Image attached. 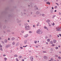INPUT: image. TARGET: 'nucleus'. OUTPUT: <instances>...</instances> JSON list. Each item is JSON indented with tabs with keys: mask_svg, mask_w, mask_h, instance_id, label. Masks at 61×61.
I'll return each instance as SVG.
<instances>
[{
	"mask_svg": "<svg viewBox=\"0 0 61 61\" xmlns=\"http://www.w3.org/2000/svg\"><path fill=\"white\" fill-rule=\"evenodd\" d=\"M42 16H45V14H42Z\"/></svg>",
	"mask_w": 61,
	"mask_h": 61,
	"instance_id": "obj_24",
	"label": "nucleus"
},
{
	"mask_svg": "<svg viewBox=\"0 0 61 61\" xmlns=\"http://www.w3.org/2000/svg\"><path fill=\"white\" fill-rule=\"evenodd\" d=\"M59 15H61V13H60V12H59Z\"/></svg>",
	"mask_w": 61,
	"mask_h": 61,
	"instance_id": "obj_44",
	"label": "nucleus"
},
{
	"mask_svg": "<svg viewBox=\"0 0 61 61\" xmlns=\"http://www.w3.org/2000/svg\"><path fill=\"white\" fill-rule=\"evenodd\" d=\"M25 27L26 28L25 30H28L30 29V28L29 27V25H28L27 26H25Z\"/></svg>",
	"mask_w": 61,
	"mask_h": 61,
	"instance_id": "obj_2",
	"label": "nucleus"
},
{
	"mask_svg": "<svg viewBox=\"0 0 61 61\" xmlns=\"http://www.w3.org/2000/svg\"><path fill=\"white\" fill-rule=\"evenodd\" d=\"M30 59L31 61H33V60H34V58L32 56H31L30 57Z\"/></svg>",
	"mask_w": 61,
	"mask_h": 61,
	"instance_id": "obj_3",
	"label": "nucleus"
},
{
	"mask_svg": "<svg viewBox=\"0 0 61 61\" xmlns=\"http://www.w3.org/2000/svg\"><path fill=\"white\" fill-rule=\"evenodd\" d=\"M21 22V21L20 20H19L17 21V23H20V22Z\"/></svg>",
	"mask_w": 61,
	"mask_h": 61,
	"instance_id": "obj_19",
	"label": "nucleus"
},
{
	"mask_svg": "<svg viewBox=\"0 0 61 61\" xmlns=\"http://www.w3.org/2000/svg\"><path fill=\"white\" fill-rule=\"evenodd\" d=\"M28 25V24L27 23H25L24 24L26 26V25Z\"/></svg>",
	"mask_w": 61,
	"mask_h": 61,
	"instance_id": "obj_21",
	"label": "nucleus"
},
{
	"mask_svg": "<svg viewBox=\"0 0 61 61\" xmlns=\"http://www.w3.org/2000/svg\"><path fill=\"white\" fill-rule=\"evenodd\" d=\"M51 51H53V49H51Z\"/></svg>",
	"mask_w": 61,
	"mask_h": 61,
	"instance_id": "obj_29",
	"label": "nucleus"
},
{
	"mask_svg": "<svg viewBox=\"0 0 61 61\" xmlns=\"http://www.w3.org/2000/svg\"><path fill=\"white\" fill-rule=\"evenodd\" d=\"M3 56H6V55H3Z\"/></svg>",
	"mask_w": 61,
	"mask_h": 61,
	"instance_id": "obj_64",
	"label": "nucleus"
},
{
	"mask_svg": "<svg viewBox=\"0 0 61 61\" xmlns=\"http://www.w3.org/2000/svg\"><path fill=\"white\" fill-rule=\"evenodd\" d=\"M59 27H58L56 28V29H59Z\"/></svg>",
	"mask_w": 61,
	"mask_h": 61,
	"instance_id": "obj_28",
	"label": "nucleus"
},
{
	"mask_svg": "<svg viewBox=\"0 0 61 61\" xmlns=\"http://www.w3.org/2000/svg\"><path fill=\"white\" fill-rule=\"evenodd\" d=\"M56 61V60H54L53 61Z\"/></svg>",
	"mask_w": 61,
	"mask_h": 61,
	"instance_id": "obj_56",
	"label": "nucleus"
},
{
	"mask_svg": "<svg viewBox=\"0 0 61 61\" xmlns=\"http://www.w3.org/2000/svg\"><path fill=\"white\" fill-rule=\"evenodd\" d=\"M2 47V45H0V48H1Z\"/></svg>",
	"mask_w": 61,
	"mask_h": 61,
	"instance_id": "obj_46",
	"label": "nucleus"
},
{
	"mask_svg": "<svg viewBox=\"0 0 61 61\" xmlns=\"http://www.w3.org/2000/svg\"><path fill=\"white\" fill-rule=\"evenodd\" d=\"M15 38L13 37L11 38V40H12V41H13V40H15Z\"/></svg>",
	"mask_w": 61,
	"mask_h": 61,
	"instance_id": "obj_10",
	"label": "nucleus"
},
{
	"mask_svg": "<svg viewBox=\"0 0 61 61\" xmlns=\"http://www.w3.org/2000/svg\"><path fill=\"white\" fill-rule=\"evenodd\" d=\"M43 53H46V51H43Z\"/></svg>",
	"mask_w": 61,
	"mask_h": 61,
	"instance_id": "obj_23",
	"label": "nucleus"
},
{
	"mask_svg": "<svg viewBox=\"0 0 61 61\" xmlns=\"http://www.w3.org/2000/svg\"><path fill=\"white\" fill-rule=\"evenodd\" d=\"M36 15H39L40 14V12L39 11H37L36 12Z\"/></svg>",
	"mask_w": 61,
	"mask_h": 61,
	"instance_id": "obj_4",
	"label": "nucleus"
},
{
	"mask_svg": "<svg viewBox=\"0 0 61 61\" xmlns=\"http://www.w3.org/2000/svg\"><path fill=\"white\" fill-rule=\"evenodd\" d=\"M19 45V43H17L16 45V46H18Z\"/></svg>",
	"mask_w": 61,
	"mask_h": 61,
	"instance_id": "obj_7",
	"label": "nucleus"
},
{
	"mask_svg": "<svg viewBox=\"0 0 61 61\" xmlns=\"http://www.w3.org/2000/svg\"><path fill=\"white\" fill-rule=\"evenodd\" d=\"M47 40V41H48V42H50V39H48Z\"/></svg>",
	"mask_w": 61,
	"mask_h": 61,
	"instance_id": "obj_25",
	"label": "nucleus"
},
{
	"mask_svg": "<svg viewBox=\"0 0 61 61\" xmlns=\"http://www.w3.org/2000/svg\"><path fill=\"white\" fill-rule=\"evenodd\" d=\"M14 56L16 57H17V55H15Z\"/></svg>",
	"mask_w": 61,
	"mask_h": 61,
	"instance_id": "obj_30",
	"label": "nucleus"
},
{
	"mask_svg": "<svg viewBox=\"0 0 61 61\" xmlns=\"http://www.w3.org/2000/svg\"><path fill=\"white\" fill-rule=\"evenodd\" d=\"M52 9H54V7H52L51 8Z\"/></svg>",
	"mask_w": 61,
	"mask_h": 61,
	"instance_id": "obj_57",
	"label": "nucleus"
},
{
	"mask_svg": "<svg viewBox=\"0 0 61 61\" xmlns=\"http://www.w3.org/2000/svg\"><path fill=\"white\" fill-rule=\"evenodd\" d=\"M4 59H5V60H7V58H4Z\"/></svg>",
	"mask_w": 61,
	"mask_h": 61,
	"instance_id": "obj_36",
	"label": "nucleus"
},
{
	"mask_svg": "<svg viewBox=\"0 0 61 61\" xmlns=\"http://www.w3.org/2000/svg\"><path fill=\"white\" fill-rule=\"evenodd\" d=\"M35 7H36H36H37V6H35Z\"/></svg>",
	"mask_w": 61,
	"mask_h": 61,
	"instance_id": "obj_62",
	"label": "nucleus"
},
{
	"mask_svg": "<svg viewBox=\"0 0 61 61\" xmlns=\"http://www.w3.org/2000/svg\"><path fill=\"white\" fill-rule=\"evenodd\" d=\"M55 56H56V57H58V55H56Z\"/></svg>",
	"mask_w": 61,
	"mask_h": 61,
	"instance_id": "obj_41",
	"label": "nucleus"
},
{
	"mask_svg": "<svg viewBox=\"0 0 61 61\" xmlns=\"http://www.w3.org/2000/svg\"><path fill=\"white\" fill-rule=\"evenodd\" d=\"M7 31L8 32H10V30H8Z\"/></svg>",
	"mask_w": 61,
	"mask_h": 61,
	"instance_id": "obj_51",
	"label": "nucleus"
},
{
	"mask_svg": "<svg viewBox=\"0 0 61 61\" xmlns=\"http://www.w3.org/2000/svg\"><path fill=\"white\" fill-rule=\"evenodd\" d=\"M51 60H53V58H52L51 59Z\"/></svg>",
	"mask_w": 61,
	"mask_h": 61,
	"instance_id": "obj_43",
	"label": "nucleus"
},
{
	"mask_svg": "<svg viewBox=\"0 0 61 61\" xmlns=\"http://www.w3.org/2000/svg\"><path fill=\"white\" fill-rule=\"evenodd\" d=\"M11 34H14V32H12L11 33Z\"/></svg>",
	"mask_w": 61,
	"mask_h": 61,
	"instance_id": "obj_45",
	"label": "nucleus"
},
{
	"mask_svg": "<svg viewBox=\"0 0 61 61\" xmlns=\"http://www.w3.org/2000/svg\"><path fill=\"white\" fill-rule=\"evenodd\" d=\"M46 4L47 5L48 4V5H50V3L49 2H46Z\"/></svg>",
	"mask_w": 61,
	"mask_h": 61,
	"instance_id": "obj_11",
	"label": "nucleus"
},
{
	"mask_svg": "<svg viewBox=\"0 0 61 61\" xmlns=\"http://www.w3.org/2000/svg\"><path fill=\"white\" fill-rule=\"evenodd\" d=\"M56 40H53V42L54 43H56Z\"/></svg>",
	"mask_w": 61,
	"mask_h": 61,
	"instance_id": "obj_14",
	"label": "nucleus"
},
{
	"mask_svg": "<svg viewBox=\"0 0 61 61\" xmlns=\"http://www.w3.org/2000/svg\"><path fill=\"white\" fill-rule=\"evenodd\" d=\"M32 33V32L31 31H29V33Z\"/></svg>",
	"mask_w": 61,
	"mask_h": 61,
	"instance_id": "obj_37",
	"label": "nucleus"
},
{
	"mask_svg": "<svg viewBox=\"0 0 61 61\" xmlns=\"http://www.w3.org/2000/svg\"><path fill=\"white\" fill-rule=\"evenodd\" d=\"M25 44H26V43H27V40H25L24 42Z\"/></svg>",
	"mask_w": 61,
	"mask_h": 61,
	"instance_id": "obj_9",
	"label": "nucleus"
},
{
	"mask_svg": "<svg viewBox=\"0 0 61 61\" xmlns=\"http://www.w3.org/2000/svg\"><path fill=\"white\" fill-rule=\"evenodd\" d=\"M56 4H57V5H59V4H58L57 3H56Z\"/></svg>",
	"mask_w": 61,
	"mask_h": 61,
	"instance_id": "obj_47",
	"label": "nucleus"
},
{
	"mask_svg": "<svg viewBox=\"0 0 61 61\" xmlns=\"http://www.w3.org/2000/svg\"><path fill=\"white\" fill-rule=\"evenodd\" d=\"M11 46V45H6L5 46V47L6 48H7L8 47H10V46Z\"/></svg>",
	"mask_w": 61,
	"mask_h": 61,
	"instance_id": "obj_5",
	"label": "nucleus"
},
{
	"mask_svg": "<svg viewBox=\"0 0 61 61\" xmlns=\"http://www.w3.org/2000/svg\"><path fill=\"white\" fill-rule=\"evenodd\" d=\"M50 11L51 13V14H52L53 13V10H50Z\"/></svg>",
	"mask_w": 61,
	"mask_h": 61,
	"instance_id": "obj_12",
	"label": "nucleus"
},
{
	"mask_svg": "<svg viewBox=\"0 0 61 61\" xmlns=\"http://www.w3.org/2000/svg\"><path fill=\"white\" fill-rule=\"evenodd\" d=\"M49 26H51V25H50V24H49Z\"/></svg>",
	"mask_w": 61,
	"mask_h": 61,
	"instance_id": "obj_48",
	"label": "nucleus"
},
{
	"mask_svg": "<svg viewBox=\"0 0 61 61\" xmlns=\"http://www.w3.org/2000/svg\"><path fill=\"white\" fill-rule=\"evenodd\" d=\"M36 25H37V26H38V25H39V24H37Z\"/></svg>",
	"mask_w": 61,
	"mask_h": 61,
	"instance_id": "obj_59",
	"label": "nucleus"
},
{
	"mask_svg": "<svg viewBox=\"0 0 61 61\" xmlns=\"http://www.w3.org/2000/svg\"><path fill=\"white\" fill-rule=\"evenodd\" d=\"M43 58H44V59H47V56H44Z\"/></svg>",
	"mask_w": 61,
	"mask_h": 61,
	"instance_id": "obj_6",
	"label": "nucleus"
},
{
	"mask_svg": "<svg viewBox=\"0 0 61 61\" xmlns=\"http://www.w3.org/2000/svg\"><path fill=\"white\" fill-rule=\"evenodd\" d=\"M54 7L55 9L56 8H57V6H55Z\"/></svg>",
	"mask_w": 61,
	"mask_h": 61,
	"instance_id": "obj_42",
	"label": "nucleus"
},
{
	"mask_svg": "<svg viewBox=\"0 0 61 61\" xmlns=\"http://www.w3.org/2000/svg\"><path fill=\"white\" fill-rule=\"evenodd\" d=\"M53 25H55V24H54V23H53Z\"/></svg>",
	"mask_w": 61,
	"mask_h": 61,
	"instance_id": "obj_52",
	"label": "nucleus"
},
{
	"mask_svg": "<svg viewBox=\"0 0 61 61\" xmlns=\"http://www.w3.org/2000/svg\"><path fill=\"white\" fill-rule=\"evenodd\" d=\"M36 33L38 34H41L42 33H43V32L42 31L39 30L37 31Z\"/></svg>",
	"mask_w": 61,
	"mask_h": 61,
	"instance_id": "obj_1",
	"label": "nucleus"
},
{
	"mask_svg": "<svg viewBox=\"0 0 61 61\" xmlns=\"http://www.w3.org/2000/svg\"><path fill=\"white\" fill-rule=\"evenodd\" d=\"M55 12H56V10H55L54 11Z\"/></svg>",
	"mask_w": 61,
	"mask_h": 61,
	"instance_id": "obj_61",
	"label": "nucleus"
},
{
	"mask_svg": "<svg viewBox=\"0 0 61 61\" xmlns=\"http://www.w3.org/2000/svg\"><path fill=\"white\" fill-rule=\"evenodd\" d=\"M56 31H61V28L59 29H57L56 30Z\"/></svg>",
	"mask_w": 61,
	"mask_h": 61,
	"instance_id": "obj_8",
	"label": "nucleus"
},
{
	"mask_svg": "<svg viewBox=\"0 0 61 61\" xmlns=\"http://www.w3.org/2000/svg\"><path fill=\"white\" fill-rule=\"evenodd\" d=\"M27 22H29V20H28Z\"/></svg>",
	"mask_w": 61,
	"mask_h": 61,
	"instance_id": "obj_58",
	"label": "nucleus"
},
{
	"mask_svg": "<svg viewBox=\"0 0 61 61\" xmlns=\"http://www.w3.org/2000/svg\"><path fill=\"white\" fill-rule=\"evenodd\" d=\"M50 42L51 44H53V41H51Z\"/></svg>",
	"mask_w": 61,
	"mask_h": 61,
	"instance_id": "obj_16",
	"label": "nucleus"
},
{
	"mask_svg": "<svg viewBox=\"0 0 61 61\" xmlns=\"http://www.w3.org/2000/svg\"><path fill=\"white\" fill-rule=\"evenodd\" d=\"M59 35L60 36H61V34H59Z\"/></svg>",
	"mask_w": 61,
	"mask_h": 61,
	"instance_id": "obj_63",
	"label": "nucleus"
},
{
	"mask_svg": "<svg viewBox=\"0 0 61 61\" xmlns=\"http://www.w3.org/2000/svg\"><path fill=\"white\" fill-rule=\"evenodd\" d=\"M4 42L5 43H7V40L6 39L5 40Z\"/></svg>",
	"mask_w": 61,
	"mask_h": 61,
	"instance_id": "obj_13",
	"label": "nucleus"
},
{
	"mask_svg": "<svg viewBox=\"0 0 61 61\" xmlns=\"http://www.w3.org/2000/svg\"><path fill=\"white\" fill-rule=\"evenodd\" d=\"M55 17H56V15H54L53 16L52 18H54Z\"/></svg>",
	"mask_w": 61,
	"mask_h": 61,
	"instance_id": "obj_22",
	"label": "nucleus"
},
{
	"mask_svg": "<svg viewBox=\"0 0 61 61\" xmlns=\"http://www.w3.org/2000/svg\"><path fill=\"white\" fill-rule=\"evenodd\" d=\"M51 46H55V45L53 44L51 45Z\"/></svg>",
	"mask_w": 61,
	"mask_h": 61,
	"instance_id": "obj_31",
	"label": "nucleus"
},
{
	"mask_svg": "<svg viewBox=\"0 0 61 61\" xmlns=\"http://www.w3.org/2000/svg\"><path fill=\"white\" fill-rule=\"evenodd\" d=\"M20 48H21V49H22V48H23V47H20Z\"/></svg>",
	"mask_w": 61,
	"mask_h": 61,
	"instance_id": "obj_49",
	"label": "nucleus"
},
{
	"mask_svg": "<svg viewBox=\"0 0 61 61\" xmlns=\"http://www.w3.org/2000/svg\"><path fill=\"white\" fill-rule=\"evenodd\" d=\"M50 20H48L47 21H46V22H50Z\"/></svg>",
	"mask_w": 61,
	"mask_h": 61,
	"instance_id": "obj_18",
	"label": "nucleus"
},
{
	"mask_svg": "<svg viewBox=\"0 0 61 61\" xmlns=\"http://www.w3.org/2000/svg\"><path fill=\"white\" fill-rule=\"evenodd\" d=\"M1 42L3 43V44H4V42L3 41H1Z\"/></svg>",
	"mask_w": 61,
	"mask_h": 61,
	"instance_id": "obj_40",
	"label": "nucleus"
},
{
	"mask_svg": "<svg viewBox=\"0 0 61 61\" xmlns=\"http://www.w3.org/2000/svg\"><path fill=\"white\" fill-rule=\"evenodd\" d=\"M55 48L56 49H58V47H56Z\"/></svg>",
	"mask_w": 61,
	"mask_h": 61,
	"instance_id": "obj_33",
	"label": "nucleus"
},
{
	"mask_svg": "<svg viewBox=\"0 0 61 61\" xmlns=\"http://www.w3.org/2000/svg\"><path fill=\"white\" fill-rule=\"evenodd\" d=\"M44 28H45V29H47V30H48V28H47V27H46V26H44Z\"/></svg>",
	"mask_w": 61,
	"mask_h": 61,
	"instance_id": "obj_15",
	"label": "nucleus"
},
{
	"mask_svg": "<svg viewBox=\"0 0 61 61\" xmlns=\"http://www.w3.org/2000/svg\"><path fill=\"white\" fill-rule=\"evenodd\" d=\"M28 34H27L24 37H28Z\"/></svg>",
	"mask_w": 61,
	"mask_h": 61,
	"instance_id": "obj_17",
	"label": "nucleus"
},
{
	"mask_svg": "<svg viewBox=\"0 0 61 61\" xmlns=\"http://www.w3.org/2000/svg\"><path fill=\"white\" fill-rule=\"evenodd\" d=\"M34 42H35V43H37V41H34Z\"/></svg>",
	"mask_w": 61,
	"mask_h": 61,
	"instance_id": "obj_32",
	"label": "nucleus"
},
{
	"mask_svg": "<svg viewBox=\"0 0 61 61\" xmlns=\"http://www.w3.org/2000/svg\"><path fill=\"white\" fill-rule=\"evenodd\" d=\"M36 17V15H34V17Z\"/></svg>",
	"mask_w": 61,
	"mask_h": 61,
	"instance_id": "obj_55",
	"label": "nucleus"
},
{
	"mask_svg": "<svg viewBox=\"0 0 61 61\" xmlns=\"http://www.w3.org/2000/svg\"><path fill=\"white\" fill-rule=\"evenodd\" d=\"M8 40H10V38H8Z\"/></svg>",
	"mask_w": 61,
	"mask_h": 61,
	"instance_id": "obj_50",
	"label": "nucleus"
},
{
	"mask_svg": "<svg viewBox=\"0 0 61 61\" xmlns=\"http://www.w3.org/2000/svg\"><path fill=\"white\" fill-rule=\"evenodd\" d=\"M6 28V27L5 26H4L3 27V28Z\"/></svg>",
	"mask_w": 61,
	"mask_h": 61,
	"instance_id": "obj_27",
	"label": "nucleus"
},
{
	"mask_svg": "<svg viewBox=\"0 0 61 61\" xmlns=\"http://www.w3.org/2000/svg\"><path fill=\"white\" fill-rule=\"evenodd\" d=\"M57 37H59V35H57Z\"/></svg>",
	"mask_w": 61,
	"mask_h": 61,
	"instance_id": "obj_60",
	"label": "nucleus"
},
{
	"mask_svg": "<svg viewBox=\"0 0 61 61\" xmlns=\"http://www.w3.org/2000/svg\"><path fill=\"white\" fill-rule=\"evenodd\" d=\"M46 44L47 45H48V42H46Z\"/></svg>",
	"mask_w": 61,
	"mask_h": 61,
	"instance_id": "obj_38",
	"label": "nucleus"
},
{
	"mask_svg": "<svg viewBox=\"0 0 61 61\" xmlns=\"http://www.w3.org/2000/svg\"><path fill=\"white\" fill-rule=\"evenodd\" d=\"M36 47L37 48H38V46H36Z\"/></svg>",
	"mask_w": 61,
	"mask_h": 61,
	"instance_id": "obj_54",
	"label": "nucleus"
},
{
	"mask_svg": "<svg viewBox=\"0 0 61 61\" xmlns=\"http://www.w3.org/2000/svg\"><path fill=\"white\" fill-rule=\"evenodd\" d=\"M19 57L20 58H22V56H20Z\"/></svg>",
	"mask_w": 61,
	"mask_h": 61,
	"instance_id": "obj_26",
	"label": "nucleus"
},
{
	"mask_svg": "<svg viewBox=\"0 0 61 61\" xmlns=\"http://www.w3.org/2000/svg\"><path fill=\"white\" fill-rule=\"evenodd\" d=\"M58 58H59V59H61V57H58Z\"/></svg>",
	"mask_w": 61,
	"mask_h": 61,
	"instance_id": "obj_34",
	"label": "nucleus"
},
{
	"mask_svg": "<svg viewBox=\"0 0 61 61\" xmlns=\"http://www.w3.org/2000/svg\"><path fill=\"white\" fill-rule=\"evenodd\" d=\"M0 50H1L2 51H3V50H2V48H1L0 49Z\"/></svg>",
	"mask_w": 61,
	"mask_h": 61,
	"instance_id": "obj_39",
	"label": "nucleus"
},
{
	"mask_svg": "<svg viewBox=\"0 0 61 61\" xmlns=\"http://www.w3.org/2000/svg\"><path fill=\"white\" fill-rule=\"evenodd\" d=\"M12 44L13 45H15V41L13 42L12 43Z\"/></svg>",
	"mask_w": 61,
	"mask_h": 61,
	"instance_id": "obj_20",
	"label": "nucleus"
},
{
	"mask_svg": "<svg viewBox=\"0 0 61 61\" xmlns=\"http://www.w3.org/2000/svg\"><path fill=\"white\" fill-rule=\"evenodd\" d=\"M21 32L22 33H23L24 32V31L23 30H22L21 31Z\"/></svg>",
	"mask_w": 61,
	"mask_h": 61,
	"instance_id": "obj_35",
	"label": "nucleus"
},
{
	"mask_svg": "<svg viewBox=\"0 0 61 61\" xmlns=\"http://www.w3.org/2000/svg\"><path fill=\"white\" fill-rule=\"evenodd\" d=\"M46 38H48V37H47V36H46Z\"/></svg>",
	"mask_w": 61,
	"mask_h": 61,
	"instance_id": "obj_53",
	"label": "nucleus"
}]
</instances>
